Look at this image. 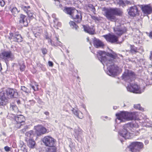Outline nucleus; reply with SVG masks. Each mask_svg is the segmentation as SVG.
<instances>
[{"mask_svg": "<svg viewBox=\"0 0 152 152\" xmlns=\"http://www.w3.org/2000/svg\"><path fill=\"white\" fill-rule=\"evenodd\" d=\"M97 57L104 66H107L108 70L107 73L109 75L113 76L119 70V67L113 62V59L118 57V55L112 50L110 53L99 51Z\"/></svg>", "mask_w": 152, "mask_h": 152, "instance_id": "1", "label": "nucleus"}, {"mask_svg": "<svg viewBox=\"0 0 152 152\" xmlns=\"http://www.w3.org/2000/svg\"><path fill=\"white\" fill-rule=\"evenodd\" d=\"M18 93L16 90L12 88H8L0 92V105H5L8 102V98H16Z\"/></svg>", "mask_w": 152, "mask_h": 152, "instance_id": "2", "label": "nucleus"}, {"mask_svg": "<svg viewBox=\"0 0 152 152\" xmlns=\"http://www.w3.org/2000/svg\"><path fill=\"white\" fill-rule=\"evenodd\" d=\"M137 112H128L126 111H122L120 113H117L116 116L117 119L120 120V122L124 121L126 120L127 121L135 119L138 115Z\"/></svg>", "mask_w": 152, "mask_h": 152, "instance_id": "3", "label": "nucleus"}, {"mask_svg": "<svg viewBox=\"0 0 152 152\" xmlns=\"http://www.w3.org/2000/svg\"><path fill=\"white\" fill-rule=\"evenodd\" d=\"M102 11L104 12V15L107 18L111 21L115 20V15H120L122 14L121 11L119 9L115 8H104Z\"/></svg>", "mask_w": 152, "mask_h": 152, "instance_id": "4", "label": "nucleus"}, {"mask_svg": "<svg viewBox=\"0 0 152 152\" xmlns=\"http://www.w3.org/2000/svg\"><path fill=\"white\" fill-rule=\"evenodd\" d=\"M136 127L135 124H132L131 123H128L124 125L122 130L118 132L119 135L125 139H129L130 137V134L129 130H132V129Z\"/></svg>", "mask_w": 152, "mask_h": 152, "instance_id": "5", "label": "nucleus"}, {"mask_svg": "<svg viewBox=\"0 0 152 152\" xmlns=\"http://www.w3.org/2000/svg\"><path fill=\"white\" fill-rule=\"evenodd\" d=\"M122 79L126 82L130 84L135 77V74L132 71L126 69L122 76Z\"/></svg>", "mask_w": 152, "mask_h": 152, "instance_id": "6", "label": "nucleus"}, {"mask_svg": "<svg viewBox=\"0 0 152 152\" xmlns=\"http://www.w3.org/2000/svg\"><path fill=\"white\" fill-rule=\"evenodd\" d=\"M126 87L128 91L135 93L141 94L144 91V88H141L137 84H134L132 85L130 83L127 84Z\"/></svg>", "mask_w": 152, "mask_h": 152, "instance_id": "7", "label": "nucleus"}, {"mask_svg": "<svg viewBox=\"0 0 152 152\" xmlns=\"http://www.w3.org/2000/svg\"><path fill=\"white\" fill-rule=\"evenodd\" d=\"M143 147V144L142 142H134L130 145L129 149L132 152H139Z\"/></svg>", "mask_w": 152, "mask_h": 152, "instance_id": "8", "label": "nucleus"}, {"mask_svg": "<svg viewBox=\"0 0 152 152\" xmlns=\"http://www.w3.org/2000/svg\"><path fill=\"white\" fill-rule=\"evenodd\" d=\"M0 58L4 60L6 62L8 60H12L15 57L11 51H4L0 54Z\"/></svg>", "mask_w": 152, "mask_h": 152, "instance_id": "9", "label": "nucleus"}, {"mask_svg": "<svg viewBox=\"0 0 152 152\" xmlns=\"http://www.w3.org/2000/svg\"><path fill=\"white\" fill-rule=\"evenodd\" d=\"M73 135L75 139L78 141L81 142L82 140L83 131L80 127H77L74 129Z\"/></svg>", "mask_w": 152, "mask_h": 152, "instance_id": "10", "label": "nucleus"}, {"mask_svg": "<svg viewBox=\"0 0 152 152\" xmlns=\"http://www.w3.org/2000/svg\"><path fill=\"white\" fill-rule=\"evenodd\" d=\"M42 141L46 146L50 147L54 146L55 140L50 136H46L42 139Z\"/></svg>", "mask_w": 152, "mask_h": 152, "instance_id": "11", "label": "nucleus"}, {"mask_svg": "<svg viewBox=\"0 0 152 152\" xmlns=\"http://www.w3.org/2000/svg\"><path fill=\"white\" fill-rule=\"evenodd\" d=\"M71 17L76 22L79 23L81 21L82 16L80 11H78L77 10H74L73 13Z\"/></svg>", "mask_w": 152, "mask_h": 152, "instance_id": "12", "label": "nucleus"}, {"mask_svg": "<svg viewBox=\"0 0 152 152\" xmlns=\"http://www.w3.org/2000/svg\"><path fill=\"white\" fill-rule=\"evenodd\" d=\"M140 7L144 16H147L152 12V7L150 4L142 5Z\"/></svg>", "mask_w": 152, "mask_h": 152, "instance_id": "13", "label": "nucleus"}, {"mask_svg": "<svg viewBox=\"0 0 152 152\" xmlns=\"http://www.w3.org/2000/svg\"><path fill=\"white\" fill-rule=\"evenodd\" d=\"M9 38L10 40L12 39L13 41L18 42H20L23 41L21 36L17 32L10 33Z\"/></svg>", "mask_w": 152, "mask_h": 152, "instance_id": "14", "label": "nucleus"}, {"mask_svg": "<svg viewBox=\"0 0 152 152\" xmlns=\"http://www.w3.org/2000/svg\"><path fill=\"white\" fill-rule=\"evenodd\" d=\"M15 119L17 122L16 126L18 128H20L21 126L24 125L25 118L23 115H18L17 116L15 117Z\"/></svg>", "mask_w": 152, "mask_h": 152, "instance_id": "15", "label": "nucleus"}, {"mask_svg": "<svg viewBox=\"0 0 152 152\" xmlns=\"http://www.w3.org/2000/svg\"><path fill=\"white\" fill-rule=\"evenodd\" d=\"M106 40L112 43H115L118 41V38L114 35L109 34L103 36Z\"/></svg>", "mask_w": 152, "mask_h": 152, "instance_id": "16", "label": "nucleus"}, {"mask_svg": "<svg viewBox=\"0 0 152 152\" xmlns=\"http://www.w3.org/2000/svg\"><path fill=\"white\" fill-rule=\"evenodd\" d=\"M36 132L38 136L41 135L45 134L47 132L45 128L41 125H38L35 126Z\"/></svg>", "mask_w": 152, "mask_h": 152, "instance_id": "17", "label": "nucleus"}, {"mask_svg": "<svg viewBox=\"0 0 152 152\" xmlns=\"http://www.w3.org/2000/svg\"><path fill=\"white\" fill-rule=\"evenodd\" d=\"M129 15L133 17L135 16L138 14V10L136 6H134L130 7L128 10Z\"/></svg>", "mask_w": 152, "mask_h": 152, "instance_id": "18", "label": "nucleus"}, {"mask_svg": "<svg viewBox=\"0 0 152 152\" xmlns=\"http://www.w3.org/2000/svg\"><path fill=\"white\" fill-rule=\"evenodd\" d=\"M93 44L94 47L97 48L103 47L104 45L102 41L96 38H94L93 39Z\"/></svg>", "mask_w": 152, "mask_h": 152, "instance_id": "19", "label": "nucleus"}, {"mask_svg": "<svg viewBox=\"0 0 152 152\" xmlns=\"http://www.w3.org/2000/svg\"><path fill=\"white\" fill-rule=\"evenodd\" d=\"M19 22L25 26H27L28 24L26 16L22 14H21L20 15Z\"/></svg>", "mask_w": 152, "mask_h": 152, "instance_id": "20", "label": "nucleus"}, {"mask_svg": "<svg viewBox=\"0 0 152 152\" xmlns=\"http://www.w3.org/2000/svg\"><path fill=\"white\" fill-rule=\"evenodd\" d=\"M114 30L115 33L117 35L120 36L126 31L125 28H120L117 27L114 28Z\"/></svg>", "mask_w": 152, "mask_h": 152, "instance_id": "21", "label": "nucleus"}, {"mask_svg": "<svg viewBox=\"0 0 152 152\" xmlns=\"http://www.w3.org/2000/svg\"><path fill=\"white\" fill-rule=\"evenodd\" d=\"M9 9L11 12L12 15L14 16H16L20 12V10H18L16 7L10 6Z\"/></svg>", "mask_w": 152, "mask_h": 152, "instance_id": "22", "label": "nucleus"}, {"mask_svg": "<svg viewBox=\"0 0 152 152\" xmlns=\"http://www.w3.org/2000/svg\"><path fill=\"white\" fill-rule=\"evenodd\" d=\"M83 26L84 30L85 32L91 34H94V31L93 28H90L89 26L87 25H84Z\"/></svg>", "mask_w": 152, "mask_h": 152, "instance_id": "23", "label": "nucleus"}, {"mask_svg": "<svg viewBox=\"0 0 152 152\" xmlns=\"http://www.w3.org/2000/svg\"><path fill=\"white\" fill-rule=\"evenodd\" d=\"M73 113L78 118L82 119L83 117V113L80 111L76 110V109L73 108L72 110Z\"/></svg>", "mask_w": 152, "mask_h": 152, "instance_id": "24", "label": "nucleus"}, {"mask_svg": "<svg viewBox=\"0 0 152 152\" xmlns=\"http://www.w3.org/2000/svg\"><path fill=\"white\" fill-rule=\"evenodd\" d=\"M74 10L75 9H73L72 8L66 7L63 9V10L66 13L72 16V13H73Z\"/></svg>", "mask_w": 152, "mask_h": 152, "instance_id": "25", "label": "nucleus"}, {"mask_svg": "<svg viewBox=\"0 0 152 152\" xmlns=\"http://www.w3.org/2000/svg\"><path fill=\"white\" fill-rule=\"evenodd\" d=\"M35 145V141L32 139H29L28 142V145L30 148H33Z\"/></svg>", "mask_w": 152, "mask_h": 152, "instance_id": "26", "label": "nucleus"}, {"mask_svg": "<svg viewBox=\"0 0 152 152\" xmlns=\"http://www.w3.org/2000/svg\"><path fill=\"white\" fill-rule=\"evenodd\" d=\"M10 109L14 113H17L18 112V110L17 106L14 104H10Z\"/></svg>", "mask_w": 152, "mask_h": 152, "instance_id": "27", "label": "nucleus"}, {"mask_svg": "<svg viewBox=\"0 0 152 152\" xmlns=\"http://www.w3.org/2000/svg\"><path fill=\"white\" fill-rule=\"evenodd\" d=\"M25 135L27 137V139H31L33 136V131H30L28 132H26Z\"/></svg>", "mask_w": 152, "mask_h": 152, "instance_id": "28", "label": "nucleus"}, {"mask_svg": "<svg viewBox=\"0 0 152 152\" xmlns=\"http://www.w3.org/2000/svg\"><path fill=\"white\" fill-rule=\"evenodd\" d=\"M57 148L54 146H50L47 150V152H56Z\"/></svg>", "mask_w": 152, "mask_h": 152, "instance_id": "29", "label": "nucleus"}, {"mask_svg": "<svg viewBox=\"0 0 152 152\" xmlns=\"http://www.w3.org/2000/svg\"><path fill=\"white\" fill-rule=\"evenodd\" d=\"M19 64L20 66V69L21 71H23L26 67L23 61H22L21 62L19 63Z\"/></svg>", "mask_w": 152, "mask_h": 152, "instance_id": "30", "label": "nucleus"}, {"mask_svg": "<svg viewBox=\"0 0 152 152\" xmlns=\"http://www.w3.org/2000/svg\"><path fill=\"white\" fill-rule=\"evenodd\" d=\"M69 24L72 28L75 29V30L77 29L78 26L74 22L72 21H70L69 22Z\"/></svg>", "mask_w": 152, "mask_h": 152, "instance_id": "31", "label": "nucleus"}, {"mask_svg": "<svg viewBox=\"0 0 152 152\" xmlns=\"http://www.w3.org/2000/svg\"><path fill=\"white\" fill-rule=\"evenodd\" d=\"M54 22L55 24L54 26L56 28L58 29V27H60L61 26V23L58 22L57 19L56 18L55 19V20H54Z\"/></svg>", "mask_w": 152, "mask_h": 152, "instance_id": "32", "label": "nucleus"}, {"mask_svg": "<svg viewBox=\"0 0 152 152\" xmlns=\"http://www.w3.org/2000/svg\"><path fill=\"white\" fill-rule=\"evenodd\" d=\"M88 7L89 10L92 12L94 14H95V9L94 6L92 4H89L88 5Z\"/></svg>", "mask_w": 152, "mask_h": 152, "instance_id": "33", "label": "nucleus"}, {"mask_svg": "<svg viewBox=\"0 0 152 152\" xmlns=\"http://www.w3.org/2000/svg\"><path fill=\"white\" fill-rule=\"evenodd\" d=\"M134 108L137 109H138L139 110H144L143 108L141 107L140 104H134Z\"/></svg>", "mask_w": 152, "mask_h": 152, "instance_id": "34", "label": "nucleus"}, {"mask_svg": "<svg viewBox=\"0 0 152 152\" xmlns=\"http://www.w3.org/2000/svg\"><path fill=\"white\" fill-rule=\"evenodd\" d=\"M117 3L120 6L124 7L125 6V3L123 0H117Z\"/></svg>", "mask_w": 152, "mask_h": 152, "instance_id": "35", "label": "nucleus"}, {"mask_svg": "<svg viewBox=\"0 0 152 152\" xmlns=\"http://www.w3.org/2000/svg\"><path fill=\"white\" fill-rule=\"evenodd\" d=\"M30 86L34 91H36L38 90V85H37L35 84L34 85H31Z\"/></svg>", "mask_w": 152, "mask_h": 152, "instance_id": "36", "label": "nucleus"}, {"mask_svg": "<svg viewBox=\"0 0 152 152\" xmlns=\"http://www.w3.org/2000/svg\"><path fill=\"white\" fill-rule=\"evenodd\" d=\"M131 51L132 52H137V48L134 46H131Z\"/></svg>", "mask_w": 152, "mask_h": 152, "instance_id": "37", "label": "nucleus"}, {"mask_svg": "<svg viewBox=\"0 0 152 152\" xmlns=\"http://www.w3.org/2000/svg\"><path fill=\"white\" fill-rule=\"evenodd\" d=\"M21 90L26 93H28L29 92L28 90L24 86H21Z\"/></svg>", "mask_w": 152, "mask_h": 152, "instance_id": "38", "label": "nucleus"}, {"mask_svg": "<svg viewBox=\"0 0 152 152\" xmlns=\"http://www.w3.org/2000/svg\"><path fill=\"white\" fill-rule=\"evenodd\" d=\"M28 15V16L31 18H32L34 17V14L31 13L30 11H26V12Z\"/></svg>", "mask_w": 152, "mask_h": 152, "instance_id": "39", "label": "nucleus"}, {"mask_svg": "<svg viewBox=\"0 0 152 152\" xmlns=\"http://www.w3.org/2000/svg\"><path fill=\"white\" fill-rule=\"evenodd\" d=\"M30 8V7L29 6H28L27 7L26 6H22V8L23 9L24 11L25 12H26L27 10H25V9H29Z\"/></svg>", "mask_w": 152, "mask_h": 152, "instance_id": "40", "label": "nucleus"}, {"mask_svg": "<svg viewBox=\"0 0 152 152\" xmlns=\"http://www.w3.org/2000/svg\"><path fill=\"white\" fill-rule=\"evenodd\" d=\"M4 149L7 152L9 151L10 150V148L8 147V146H5L4 148Z\"/></svg>", "mask_w": 152, "mask_h": 152, "instance_id": "41", "label": "nucleus"}, {"mask_svg": "<svg viewBox=\"0 0 152 152\" xmlns=\"http://www.w3.org/2000/svg\"><path fill=\"white\" fill-rule=\"evenodd\" d=\"M5 4V2L3 0H0V5L1 7H3Z\"/></svg>", "mask_w": 152, "mask_h": 152, "instance_id": "42", "label": "nucleus"}, {"mask_svg": "<svg viewBox=\"0 0 152 152\" xmlns=\"http://www.w3.org/2000/svg\"><path fill=\"white\" fill-rule=\"evenodd\" d=\"M42 52L43 54H45L47 53V50L46 49L43 48L42 49Z\"/></svg>", "mask_w": 152, "mask_h": 152, "instance_id": "43", "label": "nucleus"}, {"mask_svg": "<svg viewBox=\"0 0 152 152\" xmlns=\"http://www.w3.org/2000/svg\"><path fill=\"white\" fill-rule=\"evenodd\" d=\"M48 64L50 66H53V63L52 61H49L48 62Z\"/></svg>", "mask_w": 152, "mask_h": 152, "instance_id": "44", "label": "nucleus"}, {"mask_svg": "<svg viewBox=\"0 0 152 152\" xmlns=\"http://www.w3.org/2000/svg\"><path fill=\"white\" fill-rule=\"evenodd\" d=\"M91 18L93 19L96 20H98V18L94 16H91Z\"/></svg>", "mask_w": 152, "mask_h": 152, "instance_id": "45", "label": "nucleus"}, {"mask_svg": "<svg viewBox=\"0 0 152 152\" xmlns=\"http://www.w3.org/2000/svg\"><path fill=\"white\" fill-rule=\"evenodd\" d=\"M28 102L30 103L31 105H33L35 103L34 101L33 100H29Z\"/></svg>", "mask_w": 152, "mask_h": 152, "instance_id": "46", "label": "nucleus"}, {"mask_svg": "<svg viewBox=\"0 0 152 152\" xmlns=\"http://www.w3.org/2000/svg\"><path fill=\"white\" fill-rule=\"evenodd\" d=\"M149 36L150 38L152 39V31L150 32Z\"/></svg>", "mask_w": 152, "mask_h": 152, "instance_id": "47", "label": "nucleus"}, {"mask_svg": "<svg viewBox=\"0 0 152 152\" xmlns=\"http://www.w3.org/2000/svg\"><path fill=\"white\" fill-rule=\"evenodd\" d=\"M149 143V141L148 140H146L145 141V145H146Z\"/></svg>", "mask_w": 152, "mask_h": 152, "instance_id": "48", "label": "nucleus"}, {"mask_svg": "<svg viewBox=\"0 0 152 152\" xmlns=\"http://www.w3.org/2000/svg\"><path fill=\"white\" fill-rule=\"evenodd\" d=\"M44 114L47 115H49V112L47 111L44 112Z\"/></svg>", "mask_w": 152, "mask_h": 152, "instance_id": "49", "label": "nucleus"}, {"mask_svg": "<svg viewBox=\"0 0 152 152\" xmlns=\"http://www.w3.org/2000/svg\"><path fill=\"white\" fill-rule=\"evenodd\" d=\"M21 131L22 132H23V133H24L26 131V127H25L24 129H23Z\"/></svg>", "mask_w": 152, "mask_h": 152, "instance_id": "50", "label": "nucleus"}, {"mask_svg": "<svg viewBox=\"0 0 152 152\" xmlns=\"http://www.w3.org/2000/svg\"><path fill=\"white\" fill-rule=\"evenodd\" d=\"M150 58L151 60L152 61V52H151V55Z\"/></svg>", "mask_w": 152, "mask_h": 152, "instance_id": "51", "label": "nucleus"}, {"mask_svg": "<svg viewBox=\"0 0 152 152\" xmlns=\"http://www.w3.org/2000/svg\"><path fill=\"white\" fill-rule=\"evenodd\" d=\"M82 107L84 108L85 110H86V107H85V105L83 104L82 105Z\"/></svg>", "mask_w": 152, "mask_h": 152, "instance_id": "52", "label": "nucleus"}, {"mask_svg": "<svg viewBox=\"0 0 152 152\" xmlns=\"http://www.w3.org/2000/svg\"><path fill=\"white\" fill-rule=\"evenodd\" d=\"M113 109L114 110H116L117 109V107L116 106H114L113 107Z\"/></svg>", "mask_w": 152, "mask_h": 152, "instance_id": "53", "label": "nucleus"}, {"mask_svg": "<svg viewBox=\"0 0 152 152\" xmlns=\"http://www.w3.org/2000/svg\"><path fill=\"white\" fill-rule=\"evenodd\" d=\"M52 16L53 18H55L56 15L55 14H53L52 15Z\"/></svg>", "mask_w": 152, "mask_h": 152, "instance_id": "54", "label": "nucleus"}, {"mask_svg": "<svg viewBox=\"0 0 152 152\" xmlns=\"http://www.w3.org/2000/svg\"><path fill=\"white\" fill-rule=\"evenodd\" d=\"M2 68L1 64L0 63V71L2 70Z\"/></svg>", "mask_w": 152, "mask_h": 152, "instance_id": "55", "label": "nucleus"}, {"mask_svg": "<svg viewBox=\"0 0 152 152\" xmlns=\"http://www.w3.org/2000/svg\"><path fill=\"white\" fill-rule=\"evenodd\" d=\"M68 129H72V128L70 127H69V126H67L66 127Z\"/></svg>", "mask_w": 152, "mask_h": 152, "instance_id": "56", "label": "nucleus"}, {"mask_svg": "<svg viewBox=\"0 0 152 152\" xmlns=\"http://www.w3.org/2000/svg\"><path fill=\"white\" fill-rule=\"evenodd\" d=\"M56 40L58 42H59L60 43V42L59 41H58V38H57V37H56Z\"/></svg>", "mask_w": 152, "mask_h": 152, "instance_id": "57", "label": "nucleus"}, {"mask_svg": "<svg viewBox=\"0 0 152 152\" xmlns=\"http://www.w3.org/2000/svg\"><path fill=\"white\" fill-rule=\"evenodd\" d=\"M17 103H18V104L20 103V101H19V100H18V101H17Z\"/></svg>", "mask_w": 152, "mask_h": 152, "instance_id": "58", "label": "nucleus"}, {"mask_svg": "<svg viewBox=\"0 0 152 152\" xmlns=\"http://www.w3.org/2000/svg\"><path fill=\"white\" fill-rule=\"evenodd\" d=\"M3 135H4V136H5V135H6V134H5V133H3Z\"/></svg>", "mask_w": 152, "mask_h": 152, "instance_id": "59", "label": "nucleus"}, {"mask_svg": "<svg viewBox=\"0 0 152 152\" xmlns=\"http://www.w3.org/2000/svg\"><path fill=\"white\" fill-rule=\"evenodd\" d=\"M62 6V5H61V4H60L59 5V7H61Z\"/></svg>", "mask_w": 152, "mask_h": 152, "instance_id": "60", "label": "nucleus"}, {"mask_svg": "<svg viewBox=\"0 0 152 152\" xmlns=\"http://www.w3.org/2000/svg\"><path fill=\"white\" fill-rule=\"evenodd\" d=\"M25 10H26L27 11H29V10H28L27 9H25Z\"/></svg>", "mask_w": 152, "mask_h": 152, "instance_id": "61", "label": "nucleus"}, {"mask_svg": "<svg viewBox=\"0 0 152 152\" xmlns=\"http://www.w3.org/2000/svg\"><path fill=\"white\" fill-rule=\"evenodd\" d=\"M35 36L36 37H37V35H36V34H35Z\"/></svg>", "mask_w": 152, "mask_h": 152, "instance_id": "62", "label": "nucleus"}, {"mask_svg": "<svg viewBox=\"0 0 152 152\" xmlns=\"http://www.w3.org/2000/svg\"><path fill=\"white\" fill-rule=\"evenodd\" d=\"M119 55L120 56H122L120 54H119Z\"/></svg>", "mask_w": 152, "mask_h": 152, "instance_id": "63", "label": "nucleus"}, {"mask_svg": "<svg viewBox=\"0 0 152 152\" xmlns=\"http://www.w3.org/2000/svg\"><path fill=\"white\" fill-rule=\"evenodd\" d=\"M151 140H152V137H151Z\"/></svg>", "mask_w": 152, "mask_h": 152, "instance_id": "64", "label": "nucleus"}]
</instances>
